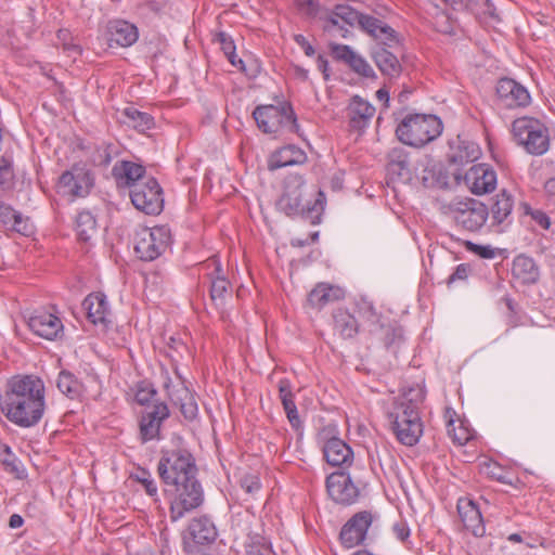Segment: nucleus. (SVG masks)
Returning <instances> with one entry per match:
<instances>
[{
	"label": "nucleus",
	"mask_w": 555,
	"mask_h": 555,
	"mask_svg": "<svg viewBox=\"0 0 555 555\" xmlns=\"http://www.w3.org/2000/svg\"><path fill=\"white\" fill-rule=\"evenodd\" d=\"M425 398L423 384H402L392 398L387 420L393 435L404 446L416 444L423 435L421 410Z\"/></svg>",
	"instance_id": "obj_1"
},
{
	"label": "nucleus",
	"mask_w": 555,
	"mask_h": 555,
	"mask_svg": "<svg viewBox=\"0 0 555 555\" xmlns=\"http://www.w3.org/2000/svg\"><path fill=\"white\" fill-rule=\"evenodd\" d=\"M2 413L9 421L21 426L37 425L44 412V384H12L4 396H0Z\"/></svg>",
	"instance_id": "obj_2"
},
{
	"label": "nucleus",
	"mask_w": 555,
	"mask_h": 555,
	"mask_svg": "<svg viewBox=\"0 0 555 555\" xmlns=\"http://www.w3.org/2000/svg\"><path fill=\"white\" fill-rule=\"evenodd\" d=\"M278 206L287 216L301 217L311 224H318L324 210L325 194L321 190L309 191L304 179L296 177L286 182Z\"/></svg>",
	"instance_id": "obj_3"
},
{
	"label": "nucleus",
	"mask_w": 555,
	"mask_h": 555,
	"mask_svg": "<svg viewBox=\"0 0 555 555\" xmlns=\"http://www.w3.org/2000/svg\"><path fill=\"white\" fill-rule=\"evenodd\" d=\"M511 133L514 142L527 154L542 156L551 147V134L540 118L525 115L513 120Z\"/></svg>",
	"instance_id": "obj_4"
},
{
	"label": "nucleus",
	"mask_w": 555,
	"mask_h": 555,
	"mask_svg": "<svg viewBox=\"0 0 555 555\" xmlns=\"http://www.w3.org/2000/svg\"><path fill=\"white\" fill-rule=\"evenodd\" d=\"M442 130V121L436 115L409 114L397 126L396 134L405 145L423 147L436 140Z\"/></svg>",
	"instance_id": "obj_5"
},
{
	"label": "nucleus",
	"mask_w": 555,
	"mask_h": 555,
	"mask_svg": "<svg viewBox=\"0 0 555 555\" xmlns=\"http://www.w3.org/2000/svg\"><path fill=\"white\" fill-rule=\"evenodd\" d=\"M165 492L169 499L172 521L181 519L204 502V490L197 475L167 485Z\"/></svg>",
	"instance_id": "obj_6"
},
{
	"label": "nucleus",
	"mask_w": 555,
	"mask_h": 555,
	"mask_svg": "<svg viewBox=\"0 0 555 555\" xmlns=\"http://www.w3.org/2000/svg\"><path fill=\"white\" fill-rule=\"evenodd\" d=\"M259 129L264 133H279L283 130L298 133L299 125L289 103L257 106L253 113Z\"/></svg>",
	"instance_id": "obj_7"
},
{
	"label": "nucleus",
	"mask_w": 555,
	"mask_h": 555,
	"mask_svg": "<svg viewBox=\"0 0 555 555\" xmlns=\"http://www.w3.org/2000/svg\"><path fill=\"white\" fill-rule=\"evenodd\" d=\"M157 473L165 486L197 475L195 459L186 449L162 450Z\"/></svg>",
	"instance_id": "obj_8"
},
{
	"label": "nucleus",
	"mask_w": 555,
	"mask_h": 555,
	"mask_svg": "<svg viewBox=\"0 0 555 555\" xmlns=\"http://www.w3.org/2000/svg\"><path fill=\"white\" fill-rule=\"evenodd\" d=\"M170 242L171 235L168 228L164 225L142 227L135 232L134 251L141 260L153 261L165 253Z\"/></svg>",
	"instance_id": "obj_9"
},
{
	"label": "nucleus",
	"mask_w": 555,
	"mask_h": 555,
	"mask_svg": "<svg viewBox=\"0 0 555 555\" xmlns=\"http://www.w3.org/2000/svg\"><path fill=\"white\" fill-rule=\"evenodd\" d=\"M133 206L146 215H158L164 207L163 190L153 177H147L130 191Z\"/></svg>",
	"instance_id": "obj_10"
},
{
	"label": "nucleus",
	"mask_w": 555,
	"mask_h": 555,
	"mask_svg": "<svg viewBox=\"0 0 555 555\" xmlns=\"http://www.w3.org/2000/svg\"><path fill=\"white\" fill-rule=\"evenodd\" d=\"M359 11L349 4H336L333 9L324 10L320 22L324 33L338 34L347 38L350 29L357 26Z\"/></svg>",
	"instance_id": "obj_11"
},
{
	"label": "nucleus",
	"mask_w": 555,
	"mask_h": 555,
	"mask_svg": "<svg viewBox=\"0 0 555 555\" xmlns=\"http://www.w3.org/2000/svg\"><path fill=\"white\" fill-rule=\"evenodd\" d=\"M92 172L85 166L74 165L59 178L57 189L63 195L72 198L86 197L93 188Z\"/></svg>",
	"instance_id": "obj_12"
},
{
	"label": "nucleus",
	"mask_w": 555,
	"mask_h": 555,
	"mask_svg": "<svg viewBox=\"0 0 555 555\" xmlns=\"http://www.w3.org/2000/svg\"><path fill=\"white\" fill-rule=\"evenodd\" d=\"M452 214L457 227L469 232H477L485 225L489 217V208L479 201L468 198L465 202H460Z\"/></svg>",
	"instance_id": "obj_13"
},
{
	"label": "nucleus",
	"mask_w": 555,
	"mask_h": 555,
	"mask_svg": "<svg viewBox=\"0 0 555 555\" xmlns=\"http://www.w3.org/2000/svg\"><path fill=\"white\" fill-rule=\"evenodd\" d=\"M495 95L498 104L508 109L526 108L531 104L528 89L508 77L498 80Z\"/></svg>",
	"instance_id": "obj_14"
},
{
	"label": "nucleus",
	"mask_w": 555,
	"mask_h": 555,
	"mask_svg": "<svg viewBox=\"0 0 555 555\" xmlns=\"http://www.w3.org/2000/svg\"><path fill=\"white\" fill-rule=\"evenodd\" d=\"M373 522L371 512L361 511L356 513L341 528L339 540L346 548H352L363 544L367 530Z\"/></svg>",
	"instance_id": "obj_15"
},
{
	"label": "nucleus",
	"mask_w": 555,
	"mask_h": 555,
	"mask_svg": "<svg viewBox=\"0 0 555 555\" xmlns=\"http://www.w3.org/2000/svg\"><path fill=\"white\" fill-rule=\"evenodd\" d=\"M464 181L475 195L493 192L498 184L495 170L487 164L473 165L465 173Z\"/></svg>",
	"instance_id": "obj_16"
},
{
	"label": "nucleus",
	"mask_w": 555,
	"mask_h": 555,
	"mask_svg": "<svg viewBox=\"0 0 555 555\" xmlns=\"http://www.w3.org/2000/svg\"><path fill=\"white\" fill-rule=\"evenodd\" d=\"M326 490L333 501L343 505H351L359 498V489L345 472H336L327 476Z\"/></svg>",
	"instance_id": "obj_17"
},
{
	"label": "nucleus",
	"mask_w": 555,
	"mask_h": 555,
	"mask_svg": "<svg viewBox=\"0 0 555 555\" xmlns=\"http://www.w3.org/2000/svg\"><path fill=\"white\" fill-rule=\"evenodd\" d=\"M357 26L380 46L392 47L398 43L396 30L384 21L359 12Z\"/></svg>",
	"instance_id": "obj_18"
},
{
	"label": "nucleus",
	"mask_w": 555,
	"mask_h": 555,
	"mask_svg": "<svg viewBox=\"0 0 555 555\" xmlns=\"http://www.w3.org/2000/svg\"><path fill=\"white\" fill-rule=\"evenodd\" d=\"M169 417V409L166 403L154 404L151 411L145 412L139 422V438L142 443L160 438V427Z\"/></svg>",
	"instance_id": "obj_19"
},
{
	"label": "nucleus",
	"mask_w": 555,
	"mask_h": 555,
	"mask_svg": "<svg viewBox=\"0 0 555 555\" xmlns=\"http://www.w3.org/2000/svg\"><path fill=\"white\" fill-rule=\"evenodd\" d=\"M29 328L38 336L52 340L63 331L61 319L49 311H35L28 319Z\"/></svg>",
	"instance_id": "obj_20"
},
{
	"label": "nucleus",
	"mask_w": 555,
	"mask_h": 555,
	"mask_svg": "<svg viewBox=\"0 0 555 555\" xmlns=\"http://www.w3.org/2000/svg\"><path fill=\"white\" fill-rule=\"evenodd\" d=\"M514 208V198L506 190L498 193L493 199L489 216L491 218V227L496 232H503L512 223V211Z\"/></svg>",
	"instance_id": "obj_21"
},
{
	"label": "nucleus",
	"mask_w": 555,
	"mask_h": 555,
	"mask_svg": "<svg viewBox=\"0 0 555 555\" xmlns=\"http://www.w3.org/2000/svg\"><path fill=\"white\" fill-rule=\"evenodd\" d=\"M144 166L131 160H119L112 168V176L120 188L134 189V184H140L145 177Z\"/></svg>",
	"instance_id": "obj_22"
},
{
	"label": "nucleus",
	"mask_w": 555,
	"mask_h": 555,
	"mask_svg": "<svg viewBox=\"0 0 555 555\" xmlns=\"http://www.w3.org/2000/svg\"><path fill=\"white\" fill-rule=\"evenodd\" d=\"M202 269L206 270V275L210 281V298L217 302L223 301L224 295L227 294L230 282L223 274L222 266L217 257H210L202 263Z\"/></svg>",
	"instance_id": "obj_23"
},
{
	"label": "nucleus",
	"mask_w": 555,
	"mask_h": 555,
	"mask_svg": "<svg viewBox=\"0 0 555 555\" xmlns=\"http://www.w3.org/2000/svg\"><path fill=\"white\" fill-rule=\"evenodd\" d=\"M82 306L87 310V318L92 324L107 326L111 322V307L104 293L93 292L89 294L83 299Z\"/></svg>",
	"instance_id": "obj_24"
},
{
	"label": "nucleus",
	"mask_w": 555,
	"mask_h": 555,
	"mask_svg": "<svg viewBox=\"0 0 555 555\" xmlns=\"http://www.w3.org/2000/svg\"><path fill=\"white\" fill-rule=\"evenodd\" d=\"M306 162V152L295 144H288L270 154L268 158V169L274 171L284 167L302 165Z\"/></svg>",
	"instance_id": "obj_25"
},
{
	"label": "nucleus",
	"mask_w": 555,
	"mask_h": 555,
	"mask_svg": "<svg viewBox=\"0 0 555 555\" xmlns=\"http://www.w3.org/2000/svg\"><path fill=\"white\" fill-rule=\"evenodd\" d=\"M375 114V107L359 95L351 98L347 115L349 118L350 128L362 131L369 127L371 119Z\"/></svg>",
	"instance_id": "obj_26"
},
{
	"label": "nucleus",
	"mask_w": 555,
	"mask_h": 555,
	"mask_svg": "<svg viewBox=\"0 0 555 555\" xmlns=\"http://www.w3.org/2000/svg\"><path fill=\"white\" fill-rule=\"evenodd\" d=\"M109 47H130L138 40L137 27L124 20H114L107 24Z\"/></svg>",
	"instance_id": "obj_27"
},
{
	"label": "nucleus",
	"mask_w": 555,
	"mask_h": 555,
	"mask_svg": "<svg viewBox=\"0 0 555 555\" xmlns=\"http://www.w3.org/2000/svg\"><path fill=\"white\" fill-rule=\"evenodd\" d=\"M323 455L332 466H349L353 460L351 448L340 438L332 437L323 447Z\"/></svg>",
	"instance_id": "obj_28"
},
{
	"label": "nucleus",
	"mask_w": 555,
	"mask_h": 555,
	"mask_svg": "<svg viewBox=\"0 0 555 555\" xmlns=\"http://www.w3.org/2000/svg\"><path fill=\"white\" fill-rule=\"evenodd\" d=\"M386 46H376L372 52L371 56L384 76L388 78H398L401 75L402 66L398 60V57L390 51H388Z\"/></svg>",
	"instance_id": "obj_29"
},
{
	"label": "nucleus",
	"mask_w": 555,
	"mask_h": 555,
	"mask_svg": "<svg viewBox=\"0 0 555 555\" xmlns=\"http://www.w3.org/2000/svg\"><path fill=\"white\" fill-rule=\"evenodd\" d=\"M345 297V292L339 286L328 283H319L308 296V301L312 308L321 310L326 305L338 301Z\"/></svg>",
	"instance_id": "obj_30"
},
{
	"label": "nucleus",
	"mask_w": 555,
	"mask_h": 555,
	"mask_svg": "<svg viewBox=\"0 0 555 555\" xmlns=\"http://www.w3.org/2000/svg\"><path fill=\"white\" fill-rule=\"evenodd\" d=\"M457 512L466 530L476 537H481L485 533L481 513L473 501H460Z\"/></svg>",
	"instance_id": "obj_31"
},
{
	"label": "nucleus",
	"mask_w": 555,
	"mask_h": 555,
	"mask_svg": "<svg viewBox=\"0 0 555 555\" xmlns=\"http://www.w3.org/2000/svg\"><path fill=\"white\" fill-rule=\"evenodd\" d=\"M512 274L520 284L529 285L538 281L539 269L532 258L518 255L513 261Z\"/></svg>",
	"instance_id": "obj_32"
},
{
	"label": "nucleus",
	"mask_w": 555,
	"mask_h": 555,
	"mask_svg": "<svg viewBox=\"0 0 555 555\" xmlns=\"http://www.w3.org/2000/svg\"><path fill=\"white\" fill-rule=\"evenodd\" d=\"M333 327L344 339L356 337L359 333V322L347 309L337 308L333 311Z\"/></svg>",
	"instance_id": "obj_33"
},
{
	"label": "nucleus",
	"mask_w": 555,
	"mask_h": 555,
	"mask_svg": "<svg viewBox=\"0 0 555 555\" xmlns=\"http://www.w3.org/2000/svg\"><path fill=\"white\" fill-rule=\"evenodd\" d=\"M165 386L168 392L173 390L179 393L176 403L179 404L182 415L188 421L195 420L198 414L197 402L185 384H165Z\"/></svg>",
	"instance_id": "obj_34"
},
{
	"label": "nucleus",
	"mask_w": 555,
	"mask_h": 555,
	"mask_svg": "<svg viewBox=\"0 0 555 555\" xmlns=\"http://www.w3.org/2000/svg\"><path fill=\"white\" fill-rule=\"evenodd\" d=\"M464 10L470 11L480 23L494 26L501 22V17L492 0H468Z\"/></svg>",
	"instance_id": "obj_35"
},
{
	"label": "nucleus",
	"mask_w": 555,
	"mask_h": 555,
	"mask_svg": "<svg viewBox=\"0 0 555 555\" xmlns=\"http://www.w3.org/2000/svg\"><path fill=\"white\" fill-rule=\"evenodd\" d=\"M189 532L197 544H208L215 541L217 531L207 517L194 518L189 525Z\"/></svg>",
	"instance_id": "obj_36"
},
{
	"label": "nucleus",
	"mask_w": 555,
	"mask_h": 555,
	"mask_svg": "<svg viewBox=\"0 0 555 555\" xmlns=\"http://www.w3.org/2000/svg\"><path fill=\"white\" fill-rule=\"evenodd\" d=\"M280 399L282 401L283 409L291 426L298 430L301 428L302 423L299 417L297 406L295 404L296 392L292 388L291 384H281L279 388Z\"/></svg>",
	"instance_id": "obj_37"
},
{
	"label": "nucleus",
	"mask_w": 555,
	"mask_h": 555,
	"mask_svg": "<svg viewBox=\"0 0 555 555\" xmlns=\"http://www.w3.org/2000/svg\"><path fill=\"white\" fill-rule=\"evenodd\" d=\"M387 171L398 178H408L410 176L409 154L402 147H393L387 155Z\"/></svg>",
	"instance_id": "obj_38"
},
{
	"label": "nucleus",
	"mask_w": 555,
	"mask_h": 555,
	"mask_svg": "<svg viewBox=\"0 0 555 555\" xmlns=\"http://www.w3.org/2000/svg\"><path fill=\"white\" fill-rule=\"evenodd\" d=\"M124 116L127 122L140 132L151 130L155 126V120L152 115L139 111L134 106H128L124 109Z\"/></svg>",
	"instance_id": "obj_39"
},
{
	"label": "nucleus",
	"mask_w": 555,
	"mask_h": 555,
	"mask_svg": "<svg viewBox=\"0 0 555 555\" xmlns=\"http://www.w3.org/2000/svg\"><path fill=\"white\" fill-rule=\"evenodd\" d=\"M76 232L80 241L88 242L96 233L95 217L87 210L78 212L76 217Z\"/></svg>",
	"instance_id": "obj_40"
},
{
	"label": "nucleus",
	"mask_w": 555,
	"mask_h": 555,
	"mask_svg": "<svg viewBox=\"0 0 555 555\" xmlns=\"http://www.w3.org/2000/svg\"><path fill=\"white\" fill-rule=\"evenodd\" d=\"M215 40L220 44L221 50L223 51L224 55L227 56L231 65H233L241 72L246 73L244 61L236 57V47L232 37L224 31H220L216 35Z\"/></svg>",
	"instance_id": "obj_41"
},
{
	"label": "nucleus",
	"mask_w": 555,
	"mask_h": 555,
	"mask_svg": "<svg viewBox=\"0 0 555 555\" xmlns=\"http://www.w3.org/2000/svg\"><path fill=\"white\" fill-rule=\"evenodd\" d=\"M479 151L473 143H462L450 154V162L456 165H464L478 158Z\"/></svg>",
	"instance_id": "obj_42"
},
{
	"label": "nucleus",
	"mask_w": 555,
	"mask_h": 555,
	"mask_svg": "<svg viewBox=\"0 0 555 555\" xmlns=\"http://www.w3.org/2000/svg\"><path fill=\"white\" fill-rule=\"evenodd\" d=\"M456 415L455 411L451 408L446 409L444 418L447 433L449 437L459 446H463L468 441V434L463 428H459L460 433H456L454 427V416Z\"/></svg>",
	"instance_id": "obj_43"
},
{
	"label": "nucleus",
	"mask_w": 555,
	"mask_h": 555,
	"mask_svg": "<svg viewBox=\"0 0 555 555\" xmlns=\"http://www.w3.org/2000/svg\"><path fill=\"white\" fill-rule=\"evenodd\" d=\"M8 214H10V216L12 217V221L3 219V223L7 227L11 228L12 230H14L23 235H28L29 233H31L33 225L29 221V218L23 217L17 211H9Z\"/></svg>",
	"instance_id": "obj_44"
},
{
	"label": "nucleus",
	"mask_w": 555,
	"mask_h": 555,
	"mask_svg": "<svg viewBox=\"0 0 555 555\" xmlns=\"http://www.w3.org/2000/svg\"><path fill=\"white\" fill-rule=\"evenodd\" d=\"M189 353V348L181 338L175 336L169 337L167 341V354L171 358L172 362L178 363Z\"/></svg>",
	"instance_id": "obj_45"
},
{
	"label": "nucleus",
	"mask_w": 555,
	"mask_h": 555,
	"mask_svg": "<svg viewBox=\"0 0 555 555\" xmlns=\"http://www.w3.org/2000/svg\"><path fill=\"white\" fill-rule=\"evenodd\" d=\"M135 481L141 483L150 496H156L158 489L156 481L152 477V474L145 468H138L134 474L131 475Z\"/></svg>",
	"instance_id": "obj_46"
},
{
	"label": "nucleus",
	"mask_w": 555,
	"mask_h": 555,
	"mask_svg": "<svg viewBox=\"0 0 555 555\" xmlns=\"http://www.w3.org/2000/svg\"><path fill=\"white\" fill-rule=\"evenodd\" d=\"M348 65L354 73H357L358 75H360L364 78H370V79L376 78V74H375L373 67L369 64V62L363 56H361L357 53H354V55L352 56V59L350 60Z\"/></svg>",
	"instance_id": "obj_47"
},
{
	"label": "nucleus",
	"mask_w": 555,
	"mask_h": 555,
	"mask_svg": "<svg viewBox=\"0 0 555 555\" xmlns=\"http://www.w3.org/2000/svg\"><path fill=\"white\" fill-rule=\"evenodd\" d=\"M297 4L299 11L308 17L320 21L324 14L325 9L321 8L319 0H298Z\"/></svg>",
	"instance_id": "obj_48"
},
{
	"label": "nucleus",
	"mask_w": 555,
	"mask_h": 555,
	"mask_svg": "<svg viewBox=\"0 0 555 555\" xmlns=\"http://www.w3.org/2000/svg\"><path fill=\"white\" fill-rule=\"evenodd\" d=\"M134 391V401L140 405H145L154 400L156 390L152 387L153 384H138Z\"/></svg>",
	"instance_id": "obj_49"
},
{
	"label": "nucleus",
	"mask_w": 555,
	"mask_h": 555,
	"mask_svg": "<svg viewBox=\"0 0 555 555\" xmlns=\"http://www.w3.org/2000/svg\"><path fill=\"white\" fill-rule=\"evenodd\" d=\"M330 50L334 59L343 61L349 64L350 60L354 55V51L347 44L331 43Z\"/></svg>",
	"instance_id": "obj_50"
},
{
	"label": "nucleus",
	"mask_w": 555,
	"mask_h": 555,
	"mask_svg": "<svg viewBox=\"0 0 555 555\" xmlns=\"http://www.w3.org/2000/svg\"><path fill=\"white\" fill-rule=\"evenodd\" d=\"M464 245L468 251H472L483 259H492L495 257L494 249L489 245H478L470 241H466Z\"/></svg>",
	"instance_id": "obj_51"
},
{
	"label": "nucleus",
	"mask_w": 555,
	"mask_h": 555,
	"mask_svg": "<svg viewBox=\"0 0 555 555\" xmlns=\"http://www.w3.org/2000/svg\"><path fill=\"white\" fill-rule=\"evenodd\" d=\"M13 179L12 163L5 158H0V186H5Z\"/></svg>",
	"instance_id": "obj_52"
},
{
	"label": "nucleus",
	"mask_w": 555,
	"mask_h": 555,
	"mask_svg": "<svg viewBox=\"0 0 555 555\" xmlns=\"http://www.w3.org/2000/svg\"><path fill=\"white\" fill-rule=\"evenodd\" d=\"M56 386L69 399L79 398L83 388V384H56Z\"/></svg>",
	"instance_id": "obj_53"
},
{
	"label": "nucleus",
	"mask_w": 555,
	"mask_h": 555,
	"mask_svg": "<svg viewBox=\"0 0 555 555\" xmlns=\"http://www.w3.org/2000/svg\"><path fill=\"white\" fill-rule=\"evenodd\" d=\"M469 272H470V266L467 263H461L455 267L453 273L450 274L447 282L450 285L457 281H464L468 278Z\"/></svg>",
	"instance_id": "obj_54"
},
{
	"label": "nucleus",
	"mask_w": 555,
	"mask_h": 555,
	"mask_svg": "<svg viewBox=\"0 0 555 555\" xmlns=\"http://www.w3.org/2000/svg\"><path fill=\"white\" fill-rule=\"evenodd\" d=\"M402 338V331L398 327H387L385 328V337L384 341L387 347L392 346L397 340Z\"/></svg>",
	"instance_id": "obj_55"
},
{
	"label": "nucleus",
	"mask_w": 555,
	"mask_h": 555,
	"mask_svg": "<svg viewBox=\"0 0 555 555\" xmlns=\"http://www.w3.org/2000/svg\"><path fill=\"white\" fill-rule=\"evenodd\" d=\"M242 488L247 493H254L257 492L260 489V481L259 478L253 475L245 476L242 479Z\"/></svg>",
	"instance_id": "obj_56"
},
{
	"label": "nucleus",
	"mask_w": 555,
	"mask_h": 555,
	"mask_svg": "<svg viewBox=\"0 0 555 555\" xmlns=\"http://www.w3.org/2000/svg\"><path fill=\"white\" fill-rule=\"evenodd\" d=\"M294 41L304 50L307 56H313L315 50L309 40L301 34L294 35Z\"/></svg>",
	"instance_id": "obj_57"
},
{
	"label": "nucleus",
	"mask_w": 555,
	"mask_h": 555,
	"mask_svg": "<svg viewBox=\"0 0 555 555\" xmlns=\"http://www.w3.org/2000/svg\"><path fill=\"white\" fill-rule=\"evenodd\" d=\"M544 193L548 205L555 207V177L547 179L544 183Z\"/></svg>",
	"instance_id": "obj_58"
},
{
	"label": "nucleus",
	"mask_w": 555,
	"mask_h": 555,
	"mask_svg": "<svg viewBox=\"0 0 555 555\" xmlns=\"http://www.w3.org/2000/svg\"><path fill=\"white\" fill-rule=\"evenodd\" d=\"M165 4L166 0H144L140 3V8L144 11L157 13L165 7Z\"/></svg>",
	"instance_id": "obj_59"
},
{
	"label": "nucleus",
	"mask_w": 555,
	"mask_h": 555,
	"mask_svg": "<svg viewBox=\"0 0 555 555\" xmlns=\"http://www.w3.org/2000/svg\"><path fill=\"white\" fill-rule=\"evenodd\" d=\"M393 533L400 541H405L410 537V529L404 521H398L392 526Z\"/></svg>",
	"instance_id": "obj_60"
},
{
	"label": "nucleus",
	"mask_w": 555,
	"mask_h": 555,
	"mask_svg": "<svg viewBox=\"0 0 555 555\" xmlns=\"http://www.w3.org/2000/svg\"><path fill=\"white\" fill-rule=\"evenodd\" d=\"M532 219L544 230H548L551 227L550 217L542 210H535L532 212Z\"/></svg>",
	"instance_id": "obj_61"
},
{
	"label": "nucleus",
	"mask_w": 555,
	"mask_h": 555,
	"mask_svg": "<svg viewBox=\"0 0 555 555\" xmlns=\"http://www.w3.org/2000/svg\"><path fill=\"white\" fill-rule=\"evenodd\" d=\"M2 463L5 465L8 470L12 473L17 470L15 459L8 446L4 448V456L2 459Z\"/></svg>",
	"instance_id": "obj_62"
},
{
	"label": "nucleus",
	"mask_w": 555,
	"mask_h": 555,
	"mask_svg": "<svg viewBox=\"0 0 555 555\" xmlns=\"http://www.w3.org/2000/svg\"><path fill=\"white\" fill-rule=\"evenodd\" d=\"M112 145H105L101 151H99V157H100V165L102 166H108L112 162V154H111Z\"/></svg>",
	"instance_id": "obj_63"
},
{
	"label": "nucleus",
	"mask_w": 555,
	"mask_h": 555,
	"mask_svg": "<svg viewBox=\"0 0 555 555\" xmlns=\"http://www.w3.org/2000/svg\"><path fill=\"white\" fill-rule=\"evenodd\" d=\"M317 64H318L319 70L323 74L324 79L328 80L330 79L328 61L322 54H320L317 59Z\"/></svg>",
	"instance_id": "obj_64"
}]
</instances>
